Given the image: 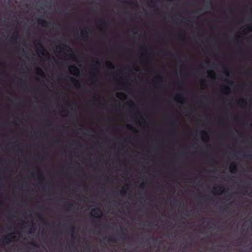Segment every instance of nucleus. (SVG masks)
I'll use <instances>...</instances> for the list:
<instances>
[{
  "instance_id": "1",
  "label": "nucleus",
  "mask_w": 252,
  "mask_h": 252,
  "mask_svg": "<svg viewBox=\"0 0 252 252\" xmlns=\"http://www.w3.org/2000/svg\"><path fill=\"white\" fill-rule=\"evenodd\" d=\"M55 52L58 57L63 58H70L74 56L70 46L63 42H61L56 46Z\"/></svg>"
},
{
  "instance_id": "2",
  "label": "nucleus",
  "mask_w": 252,
  "mask_h": 252,
  "mask_svg": "<svg viewBox=\"0 0 252 252\" xmlns=\"http://www.w3.org/2000/svg\"><path fill=\"white\" fill-rule=\"evenodd\" d=\"M32 44L36 48L35 52L39 58H41L45 56L47 51L40 40L33 41Z\"/></svg>"
},
{
  "instance_id": "3",
  "label": "nucleus",
  "mask_w": 252,
  "mask_h": 252,
  "mask_svg": "<svg viewBox=\"0 0 252 252\" xmlns=\"http://www.w3.org/2000/svg\"><path fill=\"white\" fill-rule=\"evenodd\" d=\"M138 54L140 58L142 59H147L150 57L151 52L146 46L142 45L139 48Z\"/></svg>"
},
{
  "instance_id": "4",
  "label": "nucleus",
  "mask_w": 252,
  "mask_h": 252,
  "mask_svg": "<svg viewBox=\"0 0 252 252\" xmlns=\"http://www.w3.org/2000/svg\"><path fill=\"white\" fill-rule=\"evenodd\" d=\"M109 48L112 51L119 52H126L127 50L125 45H120L115 43L110 44Z\"/></svg>"
},
{
  "instance_id": "5",
  "label": "nucleus",
  "mask_w": 252,
  "mask_h": 252,
  "mask_svg": "<svg viewBox=\"0 0 252 252\" xmlns=\"http://www.w3.org/2000/svg\"><path fill=\"white\" fill-rule=\"evenodd\" d=\"M20 37L19 32L17 29L13 31L12 35L8 39V41L11 43H16L20 40Z\"/></svg>"
},
{
  "instance_id": "6",
  "label": "nucleus",
  "mask_w": 252,
  "mask_h": 252,
  "mask_svg": "<svg viewBox=\"0 0 252 252\" xmlns=\"http://www.w3.org/2000/svg\"><path fill=\"white\" fill-rule=\"evenodd\" d=\"M95 25L98 29L102 30L107 27V23L104 19H101L95 22Z\"/></svg>"
},
{
  "instance_id": "7",
  "label": "nucleus",
  "mask_w": 252,
  "mask_h": 252,
  "mask_svg": "<svg viewBox=\"0 0 252 252\" xmlns=\"http://www.w3.org/2000/svg\"><path fill=\"white\" fill-rule=\"evenodd\" d=\"M78 27H79V30L81 31V37L85 39H88L89 38V32L86 29H82L81 27L82 26V24H80L78 25Z\"/></svg>"
},
{
  "instance_id": "8",
  "label": "nucleus",
  "mask_w": 252,
  "mask_h": 252,
  "mask_svg": "<svg viewBox=\"0 0 252 252\" xmlns=\"http://www.w3.org/2000/svg\"><path fill=\"white\" fill-rule=\"evenodd\" d=\"M70 72L75 76H78L80 75V70L75 65H71L69 68Z\"/></svg>"
},
{
  "instance_id": "9",
  "label": "nucleus",
  "mask_w": 252,
  "mask_h": 252,
  "mask_svg": "<svg viewBox=\"0 0 252 252\" xmlns=\"http://www.w3.org/2000/svg\"><path fill=\"white\" fill-rule=\"evenodd\" d=\"M102 214L101 210L99 208H94L91 211V215L95 218H100Z\"/></svg>"
},
{
  "instance_id": "10",
  "label": "nucleus",
  "mask_w": 252,
  "mask_h": 252,
  "mask_svg": "<svg viewBox=\"0 0 252 252\" xmlns=\"http://www.w3.org/2000/svg\"><path fill=\"white\" fill-rule=\"evenodd\" d=\"M174 98L176 101H177L178 102L181 104H184L185 102V99L184 97L181 94H177L175 95Z\"/></svg>"
},
{
  "instance_id": "11",
  "label": "nucleus",
  "mask_w": 252,
  "mask_h": 252,
  "mask_svg": "<svg viewBox=\"0 0 252 252\" xmlns=\"http://www.w3.org/2000/svg\"><path fill=\"white\" fill-rule=\"evenodd\" d=\"M37 23L42 27H47L51 24L50 22H48L45 20L42 19H38L37 20Z\"/></svg>"
},
{
  "instance_id": "12",
  "label": "nucleus",
  "mask_w": 252,
  "mask_h": 252,
  "mask_svg": "<svg viewBox=\"0 0 252 252\" xmlns=\"http://www.w3.org/2000/svg\"><path fill=\"white\" fill-rule=\"evenodd\" d=\"M238 103L241 107H244L247 105V101L245 98H240L238 100Z\"/></svg>"
},
{
  "instance_id": "13",
  "label": "nucleus",
  "mask_w": 252,
  "mask_h": 252,
  "mask_svg": "<svg viewBox=\"0 0 252 252\" xmlns=\"http://www.w3.org/2000/svg\"><path fill=\"white\" fill-rule=\"evenodd\" d=\"M207 74L209 77L212 79H215L216 78V74L215 72L212 69H209L207 71Z\"/></svg>"
},
{
  "instance_id": "14",
  "label": "nucleus",
  "mask_w": 252,
  "mask_h": 252,
  "mask_svg": "<svg viewBox=\"0 0 252 252\" xmlns=\"http://www.w3.org/2000/svg\"><path fill=\"white\" fill-rule=\"evenodd\" d=\"M118 1L121 2L122 4L126 5H136V2L132 1H127V0H117Z\"/></svg>"
},
{
  "instance_id": "15",
  "label": "nucleus",
  "mask_w": 252,
  "mask_h": 252,
  "mask_svg": "<svg viewBox=\"0 0 252 252\" xmlns=\"http://www.w3.org/2000/svg\"><path fill=\"white\" fill-rule=\"evenodd\" d=\"M89 51L91 53L94 55H97L99 53V49L96 47L90 48Z\"/></svg>"
},
{
  "instance_id": "16",
  "label": "nucleus",
  "mask_w": 252,
  "mask_h": 252,
  "mask_svg": "<svg viewBox=\"0 0 252 252\" xmlns=\"http://www.w3.org/2000/svg\"><path fill=\"white\" fill-rule=\"evenodd\" d=\"M237 165L235 163L232 162L230 164L229 170L231 173H234L236 172Z\"/></svg>"
},
{
  "instance_id": "17",
  "label": "nucleus",
  "mask_w": 252,
  "mask_h": 252,
  "mask_svg": "<svg viewBox=\"0 0 252 252\" xmlns=\"http://www.w3.org/2000/svg\"><path fill=\"white\" fill-rule=\"evenodd\" d=\"M222 90L223 93L226 94H228L231 92V89L230 87L228 86H223L222 88Z\"/></svg>"
},
{
  "instance_id": "18",
  "label": "nucleus",
  "mask_w": 252,
  "mask_h": 252,
  "mask_svg": "<svg viewBox=\"0 0 252 252\" xmlns=\"http://www.w3.org/2000/svg\"><path fill=\"white\" fill-rule=\"evenodd\" d=\"M126 63H134V62H127ZM139 63H153V62H139ZM166 63H170L166 62ZM179 63H187V62H179ZM197 63H215V62H210L209 61H206L205 62H197ZM216 63H221V62H217Z\"/></svg>"
},
{
  "instance_id": "19",
  "label": "nucleus",
  "mask_w": 252,
  "mask_h": 252,
  "mask_svg": "<svg viewBox=\"0 0 252 252\" xmlns=\"http://www.w3.org/2000/svg\"><path fill=\"white\" fill-rule=\"evenodd\" d=\"M4 239L5 241H6L7 242H10L12 241V239H13V237H12V234H9L5 236L4 237Z\"/></svg>"
},
{
  "instance_id": "20",
  "label": "nucleus",
  "mask_w": 252,
  "mask_h": 252,
  "mask_svg": "<svg viewBox=\"0 0 252 252\" xmlns=\"http://www.w3.org/2000/svg\"><path fill=\"white\" fill-rule=\"evenodd\" d=\"M223 48V45L221 44H218L215 45V49L217 50H221Z\"/></svg>"
},
{
  "instance_id": "21",
  "label": "nucleus",
  "mask_w": 252,
  "mask_h": 252,
  "mask_svg": "<svg viewBox=\"0 0 252 252\" xmlns=\"http://www.w3.org/2000/svg\"><path fill=\"white\" fill-rule=\"evenodd\" d=\"M246 31L248 32H252V26H249L247 27L245 30L243 31V32L244 33H246Z\"/></svg>"
},
{
  "instance_id": "22",
  "label": "nucleus",
  "mask_w": 252,
  "mask_h": 252,
  "mask_svg": "<svg viewBox=\"0 0 252 252\" xmlns=\"http://www.w3.org/2000/svg\"><path fill=\"white\" fill-rule=\"evenodd\" d=\"M179 37H180V39H181L182 40H185L186 37V33L185 32L180 33L179 34Z\"/></svg>"
},
{
  "instance_id": "23",
  "label": "nucleus",
  "mask_w": 252,
  "mask_h": 252,
  "mask_svg": "<svg viewBox=\"0 0 252 252\" xmlns=\"http://www.w3.org/2000/svg\"><path fill=\"white\" fill-rule=\"evenodd\" d=\"M202 138L203 140L205 139V138H207V139L208 138V134L206 132H205V131L202 132Z\"/></svg>"
},
{
  "instance_id": "24",
  "label": "nucleus",
  "mask_w": 252,
  "mask_h": 252,
  "mask_svg": "<svg viewBox=\"0 0 252 252\" xmlns=\"http://www.w3.org/2000/svg\"><path fill=\"white\" fill-rule=\"evenodd\" d=\"M237 43L240 50H242L244 47L243 45L242 44H240V42L238 41H237Z\"/></svg>"
},
{
  "instance_id": "25",
  "label": "nucleus",
  "mask_w": 252,
  "mask_h": 252,
  "mask_svg": "<svg viewBox=\"0 0 252 252\" xmlns=\"http://www.w3.org/2000/svg\"><path fill=\"white\" fill-rule=\"evenodd\" d=\"M76 63H81V62H77ZM91 63H101L100 62H98V61H96V62H92ZM104 63H113L111 62H109V61H107V62H104Z\"/></svg>"
},
{
  "instance_id": "26",
  "label": "nucleus",
  "mask_w": 252,
  "mask_h": 252,
  "mask_svg": "<svg viewBox=\"0 0 252 252\" xmlns=\"http://www.w3.org/2000/svg\"><path fill=\"white\" fill-rule=\"evenodd\" d=\"M155 79L157 81H161V77L160 76H156Z\"/></svg>"
},
{
  "instance_id": "27",
  "label": "nucleus",
  "mask_w": 252,
  "mask_h": 252,
  "mask_svg": "<svg viewBox=\"0 0 252 252\" xmlns=\"http://www.w3.org/2000/svg\"><path fill=\"white\" fill-rule=\"evenodd\" d=\"M153 7H155V11L156 12L159 11V9L158 7H156L155 4H154Z\"/></svg>"
},
{
  "instance_id": "28",
  "label": "nucleus",
  "mask_w": 252,
  "mask_h": 252,
  "mask_svg": "<svg viewBox=\"0 0 252 252\" xmlns=\"http://www.w3.org/2000/svg\"><path fill=\"white\" fill-rule=\"evenodd\" d=\"M13 49H14V50L15 51H16V52H18V51H19V50H20L19 48V47H14Z\"/></svg>"
},
{
  "instance_id": "29",
  "label": "nucleus",
  "mask_w": 252,
  "mask_h": 252,
  "mask_svg": "<svg viewBox=\"0 0 252 252\" xmlns=\"http://www.w3.org/2000/svg\"><path fill=\"white\" fill-rule=\"evenodd\" d=\"M127 128H131V129H132V127H131L129 125H128L127 126Z\"/></svg>"
},
{
  "instance_id": "30",
  "label": "nucleus",
  "mask_w": 252,
  "mask_h": 252,
  "mask_svg": "<svg viewBox=\"0 0 252 252\" xmlns=\"http://www.w3.org/2000/svg\"><path fill=\"white\" fill-rule=\"evenodd\" d=\"M71 80L72 81H74V80H75V78H74V77H71Z\"/></svg>"
},
{
  "instance_id": "31",
  "label": "nucleus",
  "mask_w": 252,
  "mask_h": 252,
  "mask_svg": "<svg viewBox=\"0 0 252 252\" xmlns=\"http://www.w3.org/2000/svg\"><path fill=\"white\" fill-rule=\"evenodd\" d=\"M167 53L168 54H170V52H169V51H168V52H167Z\"/></svg>"
},
{
  "instance_id": "32",
  "label": "nucleus",
  "mask_w": 252,
  "mask_h": 252,
  "mask_svg": "<svg viewBox=\"0 0 252 252\" xmlns=\"http://www.w3.org/2000/svg\"><path fill=\"white\" fill-rule=\"evenodd\" d=\"M1 44H3V42H1Z\"/></svg>"
},
{
  "instance_id": "33",
  "label": "nucleus",
  "mask_w": 252,
  "mask_h": 252,
  "mask_svg": "<svg viewBox=\"0 0 252 252\" xmlns=\"http://www.w3.org/2000/svg\"><path fill=\"white\" fill-rule=\"evenodd\" d=\"M0 63H6V62H0Z\"/></svg>"
},
{
  "instance_id": "34",
  "label": "nucleus",
  "mask_w": 252,
  "mask_h": 252,
  "mask_svg": "<svg viewBox=\"0 0 252 252\" xmlns=\"http://www.w3.org/2000/svg\"><path fill=\"white\" fill-rule=\"evenodd\" d=\"M55 63H58V62H56Z\"/></svg>"
}]
</instances>
